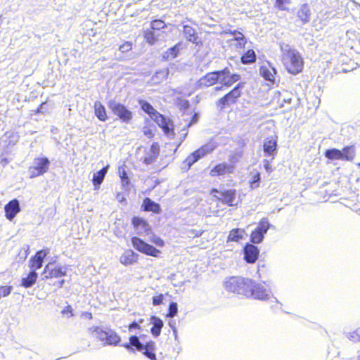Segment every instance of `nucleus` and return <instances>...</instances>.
<instances>
[{
	"label": "nucleus",
	"instance_id": "obj_10",
	"mask_svg": "<svg viewBox=\"0 0 360 360\" xmlns=\"http://www.w3.org/2000/svg\"><path fill=\"white\" fill-rule=\"evenodd\" d=\"M66 275V268L49 263L45 266L42 276L44 278H58Z\"/></svg>",
	"mask_w": 360,
	"mask_h": 360
},
{
	"label": "nucleus",
	"instance_id": "obj_14",
	"mask_svg": "<svg viewBox=\"0 0 360 360\" xmlns=\"http://www.w3.org/2000/svg\"><path fill=\"white\" fill-rule=\"evenodd\" d=\"M259 73L266 80L274 82L276 70L269 63H266L260 67Z\"/></svg>",
	"mask_w": 360,
	"mask_h": 360
},
{
	"label": "nucleus",
	"instance_id": "obj_27",
	"mask_svg": "<svg viewBox=\"0 0 360 360\" xmlns=\"http://www.w3.org/2000/svg\"><path fill=\"white\" fill-rule=\"evenodd\" d=\"M219 82L226 87H229L233 84L230 77V72L227 68L220 71L219 72Z\"/></svg>",
	"mask_w": 360,
	"mask_h": 360
},
{
	"label": "nucleus",
	"instance_id": "obj_6",
	"mask_svg": "<svg viewBox=\"0 0 360 360\" xmlns=\"http://www.w3.org/2000/svg\"><path fill=\"white\" fill-rule=\"evenodd\" d=\"M243 86L242 83H239L232 91L220 98L217 105L221 109L236 102L238 98L241 95L240 89Z\"/></svg>",
	"mask_w": 360,
	"mask_h": 360
},
{
	"label": "nucleus",
	"instance_id": "obj_21",
	"mask_svg": "<svg viewBox=\"0 0 360 360\" xmlns=\"http://www.w3.org/2000/svg\"><path fill=\"white\" fill-rule=\"evenodd\" d=\"M219 72L220 71L207 73L200 79V85H204L205 86L213 85L217 81H219Z\"/></svg>",
	"mask_w": 360,
	"mask_h": 360
},
{
	"label": "nucleus",
	"instance_id": "obj_43",
	"mask_svg": "<svg viewBox=\"0 0 360 360\" xmlns=\"http://www.w3.org/2000/svg\"><path fill=\"white\" fill-rule=\"evenodd\" d=\"M177 311H178L177 304L175 302H172L169 307V314H168L167 316L174 317L176 315Z\"/></svg>",
	"mask_w": 360,
	"mask_h": 360
},
{
	"label": "nucleus",
	"instance_id": "obj_18",
	"mask_svg": "<svg viewBox=\"0 0 360 360\" xmlns=\"http://www.w3.org/2000/svg\"><path fill=\"white\" fill-rule=\"evenodd\" d=\"M5 212L6 217L11 220L15 215L20 212V205L17 200H13L10 201L5 206Z\"/></svg>",
	"mask_w": 360,
	"mask_h": 360
},
{
	"label": "nucleus",
	"instance_id": "obj_54",
	"mask_svg": "<svg viewBox=\"0 0 360 360\" xmlns=\"http://www.w3.org/2000/svg\"><path fill=\"white\" fill-rule=\"evenodd\" d=\"M118 175H119V176L120 177L121 179L128 177L127 172H126L125 168H124V166L119 167V168H118Z\"/></svg>",
	"mask_w": 360,
	"mask_h": 360
},
{
	"label": "nucleus",
	"instance_id": "obj_26",
	"mask_svg": "<svg viewBox=\"0 0 360 360\" xmlns=\"http://www.w3.org/2000/svg\"><path fill=\"white\" fill-rule=\"evenodd\" d=\"M94 111L96 116L101 121H105L107 119V114L105 112V107L101 104L100 101H96L94 103Z\"/></svg>",
	"mask_w": 360,
	"mask_h": 360
},
{
	"label": "nucleus",
	"instance_id": "obj_63",
	"mask_svg": "<svg viewBox=\"0 0 360 360\" xmlns=\"http://www.w3.org/2000/svg\"><path fill=\"white\" fill-rule=\"evenodd\" d=\"M8 162V160L6 158H2L0 160V163L3 165H6Z\"/></svg>",
	"mask_w": 360,
	"mask_h": 360
},
{
	"label": "nucleus",
	"instance_id": "obj_9",
	"mask_svg": "<svg viewBox=\"0 0 360 360\" xmlns=\"http://www.w3.org/2000/svg\"><path fill=\"white\" fill-rule=\"evenodd\" d=\"M216 145L214 143H210L202 146L200 148L194 151L191 155L186 158V162L189 166H191L193 163L197 162L198 160L204 157L208 153H210L214 150Z\"/></svg>",
	"mask_w": 360,
	"mask_h": 360
},
{
	"label": "nucleus",
	"instance_id": "obj_57",
	"mask_svg": "<svg viewBox=\"0 0 360 360\" xmlns=\"http://www.w3.org/2000/svg\"><path fill=\"white\" fill-rule=\"evenodd\" d=\"M150 153L152 155L155 156L157 158L158 155V147L157 145L155 144H153L151 146V148H150Z\"/></svg>",
	"mask_w": 360,
	"mask_h": 360
},
{
	"label": "nucleus",
	"instance_id": "obj_42",
	"mask_svg": "<svg viewBox=\"0 0 360 360\" xmlns=\"http://www.w3.org/2000/svg\"><path fill=\"white\" fill-rule=\"evenodd\" d=\"M260 181V174L257 172L252 176V180L250 181V188L252 189H255L259 186V181Z\"/></svg>",
	"mask_w": 360,
	"mask_h": 360
},
{
	"label": "nucleus",
	"instance_id": "obj_55",
	"mask_svg": "<svg viewBox=\"0 0 360 360\" xmlns=\"http://www.w3.org/2000/svg\"><path fill=\"white\" fill-rule=\"evenodd\" d=\"M155 349V344L154 342H149L146 345H143V349H148L154 351Z\"/></svg>",
	"mask_w": 360,
	"mask_h": 360
},
{
	"label": "nucleus",
	"instance_id": "obj_58",
	"mask_svg": "<svg viewBox=\"0 0 360 360\" xmlns=\"http://www.w3.org/2000/svg\"><path fill=\"white\" fill-rule=\"evenodd\" d=\"M143 132L147 136L151 137L153 136V133L152 132V131L147 127L143 128Z\"/></svg>",
	"mask_w": 360,
	"mask_h": 360
},
{
	"label": "nucleus",
	"instance_id": "obj_41",
	"mask_svg": "<svg viewBox=\"0 0 360 360\" xmlns=\"http://www.w3.org/2000/svg\"><path fill=\"white\" fill-rule=\"evenodd\" d=\"M30 268L32 271L39 269L42 266V262L36 259L34 257L30 259Z\"/></svg>",
	"mask_w": 360,
	"mask_h": 360
},
{
	"label": "nucleus",
	"instance_id": "obj_51",
	"mask_svg": "<svg viewBox=\"0 0 360 360\" xmlns=\"http://www.w3.org/2000/svg\"><path fill=\"white\" fill-rule=\"evenodd\" d=\"M163 300V295L160 294L153 297V304L155 306L162 304Z\"/></svg>",
	"mask_w": 360,
	"mask_h": 360
},
{
	"label": "nucleus",
	"instance_id": "obj_11",
	"mask_svg": "<svg viewBox=\"0 0 360 360\" xmlns=\"http://www.w3.org/2000/svg\"><path fill=\"white\" fill-rule=\"evenodd\" d=\"M132 224L137 235L148 236L151 232L149 224L146 222V221L141 217H133Z\"/></svg>",
	"mask_w": 360,
	"mask_h": 360
},
{
	"label": "nucleus",
	"instance_id": "obj_5",
	"mask_svg": "<svg viewBox=\"0 0 360 360\" xmlns=\"http://www.w3.org/2000/svg\"><path fill=\"white\" fill-rule=\"evenodd\" d=\"M249 288V292L247 297H252L258 300H266L270 297L271 292L269 289L262 283H255L251 280V287Z\"/></svg>",
	"mask_w": 360,
	"mask_h": 360
},
{
	"label": "nucleus",
	"instance_id": "obj_60",
	"mask_svg": "<svg viewBox=\"0 0 360 360\" xmlns=\"http://www.w3.org/2000/svg\"><path fill=\"white\" fill-rule=\"evenodd\" d=\"M121 181H122V186L124 188H125V187L129 186V179L128 177L127 178H124V179H122Z\"/></svg>",
	"mask_w": 360,
	"mask_h": 360
},
{
	"label": "nucleus",
	"instance_id": "obj_8",
	"mask_svg": "<svg viewBox=\"0 0 360 360\" xmlns=\"http://www.w3.org/2000/svg\"><path fill=\"white\" fill-rule=\"evenodd\" d=\"M224 33L226 34H230L231 37L229 41L232 49L236 51H240L244 48L246 44V39L243 33L236 30H230L229 32L225 31Z\"/></svg>",
	"mask_w": 360,
	"mask_h": 360
},
{
	"label": "nucleus",
	"instance_id": "obj_56",
	"mask_svg": "<svg viewBox=\"0 0 360 360\" xmlns=\"http://www.w3.org/2000/svg\"><path fill=\"white\" fill-rule=\"evenodd\" d=\"M289 2V0H276V3L281 10H285V8L284 7V4H288Z\"/></svg>",
	"mask_w": 360,
	"mask_h": 360
},
{
	"label": "nucleus",
	"instance_id": "obj_28",
	"mask_svg": "<svg viewBox=\"0 0 360 360\" xmlns=\"http://www.w3.org/2000/svg\"><path fill=\"white\" fill-rule=\"evenodd\" d=\"M184 34L185 37L192 43H198V36L196 35L195 30L189 25L184 26Z\"/></svg>",
	"mask_w": 360,
	"mask_h": 360
},
{
	"label": "nucleus",
	"instance_id": "obj_62",
	"mask_svg": "<svg viewBox=\"0 0 360 360\" xmlns=\"http://www.w3.org/2000/svg\"><path fill=\"white\" fill-rule=\"evenodd\" d=\"M22 250L24 251V253H25V254H24V258L25 259V258L27 257V255H28L27 252H28V250H29V248H28V247H27V248H24L21 249V250H20V254L21 253V252H22Z\"/></svg>",
	"mask_w": 360,
	"mask_h": 360
},
{
	"label": "nucleus",
	"instance_id": "obj_7",
	"mask_svg": "<svg viewBox=\"0 0 360 360\" xmlns=\"http://www.w3.org/2000/svg\"><path fill=\"white\" fill-rule=\"evenodd\" d=\"M108 107L112 112L118 116L124 122H129L131 120L132 113L123 105L115 101H110L108 103Z\"/></svg>",
	"mask_w": 360,
	"mask_h": 360
},
{
	"label": "nucleus",
	"instance_id": "obj_39",
	"mask_svg": "<svg viewBox=\"0 0 360 360\" xmlns=\"http://www.w3.org/2000/svg\"><path fill=\"white\" fill-rule=\"evenodd\" d=\"M130 345L136 348L137 350L142 352L143 350V345L141 344L136 336H131L129 338Z\"/></svg>",
	"mask_w": 360,
	"mask_h": 360
},
{
	"label": "nucleus",
	"instance_id": "obj_44",
	"mask_svg": "<svg viewBox=\"0 0 360 360\" xmlns=\"http://www.w3.org/2000/svg\"><path fill=\"white\" fill-rule=\"evenodd\" d=\"M49 253V250H39L38 251L36 255H34V258H36V259L39 260V261H41L43 262L44 261V257Z\"/></svg>",
	"mask_w": 360,
	"mask_h": 360
},
{
	"label": "nucleus",
	"instance_id": "obj_46",
	"mask_svg": "<svg viewBox=\"0 0 360 360\" xmlns=\"http://www.w3.org/2000/svg\"><path fill=\"white\" fill-rule=\"evenodd\" d=\"M145 38H146L147 42L150 44H153L156 41V39L155 38L153 32L150 31V30L146 32Z\"/></svg>",
	"mask_w": 360,
	"mask_h": 360
},
{
	"label": "nucleus",
	"instance_id": "obj_48",
	"mask_svg": "<svg viewBox=\"0 0 360 360\" xmlns=\"http://www.w3.org/2000/svg\"><path fill=\"white\" fill-rule=\"evenodd\" d=\"M29 173L30 178H34L36 176L42 175L41 173H40L38 169H37L34 167L32 166L29 169Z\"/></svg>",
	"mask_w": 360,
	"mask_h": 360
},
{
	"label": "nucleus",
	"instance_id": "obj_33",
	"mask_svg": "<svg viewBox=\"0 0 360 360\" xmlns=\"http://www.w3.org/2000/svg\"><path fill=\"white\" fill-rule=\"evenodd\" d=\"M325 156L331 160H342V157H343V156H342L341 150L336 149V148L327 150L325 152Z\"/></svg>",
	"mask_w": 360,
	"mask_h": 360
},
{
	"label": "nucleus",
	"instance_id": "obj_25",
	"mask_svg": "<svg viewBox=\"0 0 360 360\" xmlns=\"http://www.w3.org/2000/svg\"><path fill=\"white\" fill-rule=\"evenodd\" d=\"M108 166H106L105 167L101 169L100 171L94 174L92 181L96 188H97V187H98L103 182L108 172Z\"/></svg>",
	"mask_w": 360,
	"mask_h": 360
},
{
	"label": "nucleus",
	"instance_id": "obj_20",
	"mask_svg": "<svg viewBox=\"0 0 360 360\" xmlns=\"http://www.w3.org/2000/svg\"><path fill=\"white\" fill-rule=\"evenodd\" d=\"M297 18L302 21L303 24L309 22L311 18V11L307 4H303L300 6L297 13Z\"/></svg>",
	"mask_w": 360,
	"mask_h": 360
},
{
	"label": "nucleus",
	"instance_id": "obj_13",
	"mask_svg": "<svg viewBox=\"0 0 360 360\" xmlns=\"http://www.w3.org/2000/svg\"><path fill=\"white\" fill-rule=\"evenodd\" d=\"M263 148L264 153L266 155L271 156V160H273L276 153L277 149L276 137L271 136L270 138H267L264 142Z\"/></svg>",
	"mask_w": 360,
	"mask_h": 360
},
{
	"label": "nucleus",
	"instance_id": "obj_38",
	"mask_svg": "<svg viewBox=\"0 0 360 360\" xmlns=\"http://www.w3.org/2000/svg\"><path fill=\"white\" fill-rule=\"evenodd\" d=\"M264 236V235H263L262 233L259 232L257 230L255 229L251 233V242L255 244L260 243L263 240Z\"/></svg>",
	"mask_w": 360,
	"mask_h": 360
},
{
	"label": "nucleus",
	"instance_id": "obj_29",
	"mask_svg": "<svg viewBox=\"0 0 360 360\" xmlns=\"http://www.w3.org/2000/svg\"><path fill=\"white\" fill-rule=\"evenodd\" d=\"M143 206L145 210L146 211H151L154 213H160L161 211L160 205L158 203L152 201L148 198H146L143 200Z\"/></svg>",
	"mask_w": 360,
	"mask_h": 360
},
{
	"label": "nucleus",
	"instance_id": "obj_12",
	"mask_svg": "<svg viewBox=\"0 0 360 360\" xmlns=\"http://www.w3.org/2000/svg\"><path fill=\"white\" fill-rule=\"evenodd\" d=\"M220 194L222 197L217 198L218 200H221L224 203L229 205V206H234L238 204V200L236 199V191L234 189H229L224 191H220Z\"/></svg>",
	"mask_w": 360,
	"mask_h": 360
},
{
	"label": "nucleus",
	"instance_id": "obj_1",
	"mask_svg": "<svg viewBox=\"0 0 360 360\" xmlns=\"http://www.w3.org/2000/svg\"><path fill=\"white\" fill-rule=\"evenodd\" d=\"M280 49L282 53V62L287 71L292 75L302 72L304 61L300 53L285 43L281 44Z\"/></svg>",
	"mask_w": 360,
	"mask_h": 360
},
{
	"label": "nucleus",
	"instance_id": "obj_16",
	"mask_svg": "<svg viewBox=\"0 0 360 360\" xmlns=\"http://www.w3.org/2000/svg\"><path fill=\"white\" fill-rule=\"evenodd\" d=\"M233 166L227 163H221L216 165L210 172V174L212 176L224 175L227 173H232L233 172Z\"/></svg>",
	"mask_w": 360,
	"mask_h": 360
},
{
	"label": "nucleus",
	"instance_id": "obj_45",
	"mask_svg": "<svg viewBox=\"0 0 360 360\" xmlns=\"http://www.w3.org/2000/svg\"><path fill=\"white\" fill-rule=\"evenodd\" d=\"M149 240L155 244L157 246L162 247L164 245V241L160 238L155 235H153L149 238Z\"/></svg>",
	"mask_w": 360,
	"mask_h": 360
},
{
	"label": "nucleus",
	"instance_id": "obj_22",
	"mask_svg": "<svg viewBox=\"0 0 360 360\" xmlns=\"http://www.w3.org/2000/svg\"><path fill=\"white\" fill-rule=\"evenodd\" d=\"M50 162L46 158H36L33 160L32 166L44 174L49 169Z\"/></svg>",
	"mask_w": 360,
	"mask_h": 360
},
{
	"label": "nucleus",
	"instance_id": "obj_19",
	"mask_svg": "<svg viewBox=\"0 0 360 360\" xmlns=\"http://www.w3.org/2000/svg\"><path fill=\"white\" fill-rule=\"evenodd\" d=\"M139 255L131 250H127L121 255L120 262L124 265H131L136 262Z\"/></svg>",
	"mask_w": 360,
	"mask_h": 360
},
{
	"label": "nucleus",
	"instance_id": "obj_31",
	"mask_svg": "<svg viewBox=\"0 0 360 360\" xmlns=\"http://www.w3.org/2000/svg\"><path fill=\"white\" fill-rule=\"evenodd\" d=\"M37 278V274L34 271H32L27 277L22 278V285L25 288L31 287L34 284Z\"/></svg>",
	"mask_w": 360,
	"mask_h": 360
},
{
	"label": "nucleus",
	"instance_id": "obj_34",
	"mask_svg": "<svg viewBox=\"0 0 360 360\" xmlns=\"http://www.w3.org/2000/svg\"><path fill=\"white\" fill-rule=\"evenodd\" d=\"M341 153H342V156H343L342 160H353V158L355 155V150H354V147L349 146V147L344 148L342 149V150H341Z\"/></svg>",
	"mask_w": 360,
	"mask_h": 360
},
{
	"label": "nucleus",
	"instance_id": "obj_64",
	"mask_svg": "<svg viewBox=\"0 0 360 360\" xmlns=\"http://www.w3.org/2000/svg\"><path fill=\"white\" fill-rule=\"evenodd\" d=\"M123 346H124L125 348H127V349H129H129H131V350H134V349L131 348V345H130V343H129V344H127H127L124 345Z\"/></svg>",
	"mask_w": 360,
	"mask_h": 360
},
{
	"label": "nucleus",
	"instance_id": "obj_32",
	"mask_svg": "<svg viewBox=\"0 0 360 360\" xmlns=\"http://www.w3.org/2000/svg\"><path fill=\"white\" fill-rule=\"evenodd\" d=\"M169 75L168 69L160 70L153 76L152 80L154 83H160L166 79Z\"/></svg>",
	"mask_w": 360,
	"mask_h": 360
},
{
	"label": "nucleus",
	"instance_id": "obj_52",
	"mask_svg": "<svg viewBox=\"0 0 360 360\" xmlns=\"http://www.w3.org/2000/svg\"><path fill=\"white\" fill-rule=\"evenodd\" d=\"M156 157L150 155V154H148L147 156H146L143 159V162L146 164V165H150L152 163L154 162L155 160Z\"/></svg>",
	"mask_w": 360,
	"mask_h": 360
},
{
	"label": "nucleus",
	"instance_id": "obj_3",
	"mask_svg": "<svg viewBox=\"0 0 360 360\" xmlns=\"http://www.w3.org/2000/svg\"><path fill=\"white\" fill-rule=\"evenodd\" d=\"M89 330L94 336L105 345H116L121 340L120 337L112 330H103L99 327H92Z\"/></svg>",
	"mask_w": 360,
	"mask_h": 360
},
{
	"label": "nucleus",
	"instance_id": "obj_53",
	"mask_svg": "<svg viewBox=\"0 0 360 360\" xmlns=\"http://www.w3.org/2000/svg\"><path fill=\"white\" fill-rule=\"evenodd\" d=\"M270 162L271 161L267 159H264L263 160L264 169L268 173H271L273 172V168L271 167Z\"/></svg>",
	"mask_w": 360,
	"mask_h": 360
},
{
	"label": "nucleus",
	"instance_id": "obj_47",
	"mask_svg": "<svg viewBox=\"0 0 360 360\" xmlns=\"http://www.w3.org/2000/svg\"><path fill=\"white\" fill-rule=\"evenodd\" d=\"M61 313L63 315H67L68 317H71L73 316L72 309L70 305L65 307L61 311Z\"/></svg>",
	"mask_w": 360,
	"mask_h": 360
},
{
	"label": "nucleus",
	"instance_id": "obj_23",
	"mask_svg": "<svg viewBox=\"0 0 360 360\" xmlns=\"http://www.w3.org/2000/svg\"><path fill=\"white\" fill-rule=\"evenodd\" d=\"M181 46H182L181 44L178 43L173 47H172V48L169 49L168 50H167L166 51H165L162 53V58L167 60H171L175 58L178 56L180 50L181 49Z\"/></svg>",
	"mask_w": 360,
	"mask_h": 360
},
{
	"label": "nucleus",
	"instance_id": "obj_61",
	"mask_svg": "<svg viewBox=\"0 0 360 360\" xmlns=\"http://www.w3.org/2000/svg\"><path fill=\"white\" fill-rule=\"evenodd\" d=\"M129 330L134 329V328H139V325L136 322H133L129 325Z\"/></svg>",
	"mask_w": 360,
	"mask_h": 360
},
{
	"label": "nucleus",
	"instance_id": "obj_35",
	"mask_svg": "<svg viewBox=\"0 0 360 360\" xmlns=\"http://www.w3.org/2000/svg\"><path fill=\"white\" fill-rule=\"evenodd\" d=\"M256 60V55L253 50H248L242 57L241 61L244 64L254 63Z\"/></svg>",
	"mask_w": 360,
	"mask_h": 360
},
{
	"label": "nucleus",
	"instance_id": "obj_17",
	"mask_svg": "<svg viewBox=\"0 0 360 360\" xmlns=\"http://www.w3.org/2000/svg\"><path fill=\"white\" fill-rule=\"evenodd\" d=\"M244 254L248 263H254L258 258L259 250L254 245L248 244L244 248Z\"/></svg>",
	"mask_w": 360,
	"mask_h": 360
},
{
	"label": "nucleus",
	"instance_id": "obj_2",
	"mask_svg": "<svg viewBox=\"0 0 360 360\" xmlns=\"http://www.w3.org/2000/svg\"><path fill=\"white\" fill-rule=\"evenodd\" d=\"M226 290L248 297L249 288L251 287V279L238 276L227 278L224 283Z\"/></svg>",
	"mask_w": 360,
	"mask_h": 360
},
{
	"label": "nucleus",
	"instance_id": "obj_37",
	"mask_svg": "<svg viewBox=\"0 0 360 360\" xmlns=\"http://www.w3.org/2000/svg\"><path fill=\"white\" fill-rule=\"evenodd\" d=\"M269 228L270 224L269 222V220L267 218L264 217L259 221L256 230H257L259 232L264 235L265 233H266Z\"/></svg>",
	"mask_w": 360,
	"mask_h": 360
},
{
	"label": "nucleus",
	"instance_id": "obj_30",
	"mask_svg": "<svg viewBox=\"0 0 360 360\" xmlns=\"http://www.w3.org/2000/svg\"><path fill=\"white\" fill-rule=\"evenodd\" d=\"M245 233V230L241 229H234L230 231L228 237V241L238 242L240 240L243 238V236Z\"/></svg>",
	"mask_w": 360,
	"mask_h": 360
},
{
	"label": "nucleus",
	"instance_id": "obj_50",
	"mask_svg": "<svg viewBox=\"0 0 360 360\" xmlns=\"http://www.w3.org/2000/svg\"><path fill=\"white\" fill-rule=\"evenodd\" d=\"M153 352L154 351L148 350V349L143 350V354H145L148 358H149L151 360H157L155 354Z\"/></svg>",
	"mask_w": 360,
	"mask_h": 360
},
{
	"label": "nucleus",
	"instance_id": "obj_24",
	"mask_svg": "<svg viewBox=\"0 0 360 360\" xmlns=\"http://www.w3.org/2000/svg\"><path fill=\"white\" fill-rule=\"evenodd\" d=\"M150 323L153 325L150 329L151 333L155 337H158L163 326L162 321L160 318L153 316L150 319Z\"/></svg>",
	"mask_w": 360,
	"mask_h": 360
},
{
	"label": "nucleus",
	"instance_id": "obj_49",
	"mask_svg": "<svg viewBox=\"0 0 360 360\" xmlns=\"http://www.w3.org/2000/svg\"><path fill=\"white\" fill-rule=\"evenodd\" d=\"M131 49V44L126 42L120 46V51L122 53L128 52Z\"/></svg>",
	"mask_w": 360,
	"mask_h": 360
},
{
	"label": "nucleus",
	"instance_id": "obj_4",
	"mask_svg": "<svg viewBox=\"0 0 360 360\" xmlns=\"http://www.w3.org/2000/svg\"><path fill=\"white\" fill-rule=\"evenodd\" d=\"M131 243L136 250L143 254L155 257H158L160 254V251L159 250L153 245L146 243L145 241L136 236L132 237Z\"/></svg>",
	"mask_w": 360,
	"mask_h": 360
},
{
	"label": "nucleus",
	"instance_id": "obj_59",
	"mask_svg": "<svg viewBox=\"0 0 360 360\" xmlns=\"http://www.w3.org/2000/svg\"><path fill=\"white\" fill-rule=\"evenodd\" d=\"M230 77L233 84L240 79V75L236 74H230Z\"/></svg>",
	"mask_w": 360,
	"mask_h": 360
},
{
	"label": "nucleus",
	"instance_id": "obj_40",
	"mask_svg": "<svg viewBox=\"0 0 360 360\" xmlns=\"http://www.w3.org/2000/svg\"><path fill=\"white\" fill-rule=\"evenodd\" d=\"M166 26L164 21L161 20H155L151 22L150 27L153 30H161Z\"/></svg>",
	"mask_w": 360,
	"mask_h": 360
},
{
	"label": "nucleus",
	"instance_id": "obj_15",
	"mask_svg": "<svg viewBox=\"0 0 360 360\" xmlns=\"http://www.w3.org/2000/svg\"><path fill=\"white\" fill-rule=\"evenodd\" d=\"M164 131L165 134H169L172 129V124L169 120H167L163 115L158 112L152 115L151 117Z\"/></svg>",
	"mask_w": 360,
	"mask_h": 360
},
{
	"label": "nucleus",
	"instance_id": "obj_36",
	"mask_svg": "<svg viewBox=\"0 0 360 360\" xmlns=\"http://www.w3.org/2000/svg\"><path fill=\"white\" fill-rule=\"evenodd\" d=\"M139 103L141 107V109L148 113L150 117H152V115H154L155 113L158 112L149 103L145 101L140 100Z\"/></svg>",
	"mask_w": 360,
	"mask_h": 360
}]
</instances>
